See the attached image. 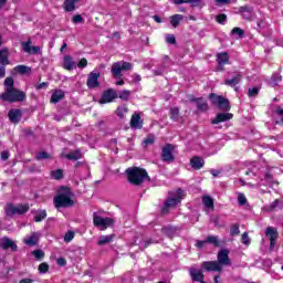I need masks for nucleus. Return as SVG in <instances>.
Instances as JSON below:
<instances>
[{
    "label": "nucleus",
    "mask_w": 283,
    "mask_h": 283,
    "mask_svg": "<svg viewBox=\"0 0 283 283\" xmlns=\"http://www.w3.org/2000/svg\"><path fill=\"white\" fill-rule=\"evenodd\" d=\"M53 205L55 209H67L70 207H74L72 189H70L67 186L60 187L56 196L53 198Z\"/></svg>",
    "instance_id": "obj_1"
},
{
    "label": "nucleus",
    "mask_w": 283,
    "mask_h": 283,
    "mask_svg": "<svg viewBox=\"0 0 283 283\" xmlns=\"http://www.w3.org/2000/svg\"><path fill=\"white\" fill-rule=\"evenodd\" d=\"M126 176L127 180L130 185H134L135 187H140L145 180L148 182H151V177H149V174L145 168L140 167H130L126 169Z\"/></svg>",
    "instance_id": "obj_2"
},
{
    "label": "nucleus",
    "mask_w": 283,
    "mask_h": 283,
    "mask_svg": "<svg viewBox=\"0 0 283 283\" xmlns=\"http://www.w3.org/2000/svg\"><path fill=\"white\" fill-rule=\"evenodd\" d=\"M0 98L6 103H22V101H25V92L19 91L15 87L9 88L0 95Z\"/></svg>",
    "instance_id": "obj_3"
},
{
    "label": "nucleus",
    "mask_w": 283,
    "mask_h": 283,
    "mask_svg": "<svg viewBox=\"0 0 283 283\" xmlns=\"http://www.w3.org/2000/svg\"><path fill=\"white\" fill-rule=\"evenodd\" d=\"M30 211V205L28 203H19L14 206V203L9 202L4 207V214L8 218H12L13 216H25L27 212Z\"/></svg>",
    "instance_id": "obj_4"
},
{
    "label": "nucleus",
    "mask_w": 283,
    "mask_h": 283,
    "mask_svg": "<svg viewBox=\"0 0 283 283\" xmlns=\"http://www.w3.org/2000/svg\"><path fill=\"white\" fill-rule=\"evenodd\" d=\"M209 99L211 101L212 105H216V107H218V109H221V112L231 111V103L224 96L211 93L209 95Z\"/></svg>",
    "instance_id": "obj_5"
},
{
    "label": "nucleus",
    "mask_w": 283,
    "mask_h": 283,
    "mask_svg": "<svg viewBox=\"0 0 283 283\" xmlns=\"http://www.w3.org/2000/svg\"><path fill=\"white\" fill-rule=\"evenodd\" d=\"M93 224L94 227H101L102 229H109V227L114 224V219L109 217L103 218L101 216L94 214Z\"/></svg>",
    "instance_id": "obj_6"
},
{
    "label": "nucleus",
    "mask_w": 283,
    "mask_h": 283,
    "mask_svg": "<svg viewBox=\"0 0 283 283\" xmlns=\"http://www.w3.org/2000/svg\"><path fill=\"white\" fill-rule=\"evenodd\" d=\"M174 145L167 144L161 149V160L164 163H174L176 160V157L174 156Z\"/></svg>",
    "instance_id": "obj_7"
},
{
    "label": "nucleus",
    "mask_w": 283,
    "mask_h": 283,
    "mask_svg": "<svg viewBox=\"0 0 283 283\" xmlns=\"http://www.w3.org/2000/svg\"><path fill=\"white\" fill-rule=\"evenodd\" d=\"M217 262L219 266H231V259L229 258V250L222 249L218 252Z\"/></svg>",
    "instance_id": "obj_8"
},
{
    "label": "nucleus",
    "mask_w": 283,
    "mask_h": 283,
    "mask_svg": "<svg viewBox=\"0 0 283 283\" xmlns=\"http://www.w3.org/2000/svg\"><path fill=\"white\" fill-rule=\"evenodd\" d=\"M98 78H101L99 72H91L87 76L86 85L88 90H96V87H101V82H98Z\"/></svg>",
    "instance_id": "obj_9"
},
{
    "label": "nucleus",
    "mask_w": 283,
    "mask_h": 283,
    "mask_svg": "<svg viewBox=\"0 0 283 283\" xmlns=\"http://www.w3.org/2000/svg\"><path fill=\"white\" fill-rule=\"evenodd\" d=\"M201 269H203V271H208V272L222 273V265H220V263H218V261H203L201 263Z\"/></svg>",
    "instance_id": "obj_10"
},
{
    "label": "nucleus",
    "mask_w": 283,
    "mask_h": 283,
    "mask_svg": "<svg viewBox=\"0 0 283 283\" xmlns=\"http://www.w3.org/2000/svg\"><path fill=\"white\" fill-rule=\"evenodd\" d=\"M265 235L270 240V249H274L277 242V238H280L277 229H275L274 227H268L265 230Z\"/></svg>",
    "instance_id": "obj_11"
},
{
    "label": "nucleus",
    "mask_w": 283,
    "mask_h": 283,
    "mask_svg": "<svg viewBox=\"0 0 283 283\" xmlns=\"http://www.w3.org/2000/svg\"><path fill=\"white\" fill-rule=\"evenodd\" d=\"M116 98H118V93H116L114 91V88H108V90L104 91V93L102 94L99 103L102 105H105L107 103H112V101H114Z\"/></svg>",
    "instance_id": "obj_12"
},
{
    "label": "nucleus",
    "mask_w": 283,
    "mask_h": 283,
    "mask_svg": "<svg viewBox=\"0 0 283 283\" xmlns=\"http://www.w3.org/2000/svg\"><path fill=\"white\" fill-rule=\"evenodd\" d=\"M177 205H180V197L168 198L161 208V213H169V210L174 209V207H177Z\"/></svg>",
    "instance_id": "obj_13"
},
{
    "label": "nucleus",
    "mask_w": 283,
    "mask_h": 283,
    "mask_svg": "<svg viewBox=\"0 0 283 283\" xmlns=\"http://www.w3.org/2000/svg\"><path fill=\"white\" fill-rule=\"evenodd\" d=\"M218 72H224V66L229 65V53H217Z\"/></svg>",
    "instance_id": "obj_14"
},
{
    "label": "nucleus",
    "mask_w": 283,
    "mask_h": 283,
    "mask_svg": "<svg viewBox=\"0 0 283 283\" xmlns=\"http://www.w3.org/2000/svg\"><path fill=\"white\" fill-rule=\"evenodd\" d=\"M189 275H190L192 282L207 283L205 281V273H202V270H198L196 268H190Z\"/></svg>",
    "instance_id": "obj_15"
},
{
    "label": "nucleus",
    "mask_w": 283,
    "mask_h": 283,
    "mask_svg": "<svg viewBox=\"0 0 283 283\" xmlns=\"http://www.w3.org/2000/svg\"><path fill=\"white\" fill-rule=\"evenodd\" d=\"M233 118V113H219L216 118L211 120L212 125H219V123H227Z\"/></svg>",
    "instance_id": "obj_16"
},
{
    "label": "nucleus",
    "mask_w": 283,
    "mask_h": 283,
    "mask_svg": "<svg viewBox=\"0 0 283 283\" xmlns=\"http://www.w3.org/2000/svg\"><path fill=\"white\" fill-rule=\"evenodd\" d=\"M22 50L27 52V54H39V52H41V48L32 46V40L22 42Z\"/></svg>",
    "instance_id": "obj_17"
},
{
    "label": "nucleus",
    "mask_w": 283,
    "mask_h": 283,
    "mask_svg": "<svg viewBox=\"0 0 283 283\" xmlns=\"http://www.w3.org/2000/svg\"><path fill=\"white\" fill-rule=\"evenodd\" d=\"M9 119L11 123H21V117L23 113L19 108H11L8 113Z\"/></svg>",
    "instance_id": "obj_18"
},
{
    "label": "nucleus",
    "mask_w": 283,
    "mask_h": 283,
    "mask_svg": "<svg viewBox=\"0 0 283 283\" xmlns=\"http://www.w3.org/2000/svg\"><path fill=\"white\" fill-rule=\"evenodd\" d=\"M190 166L196 171H200V169H202V167H205V159L202 157H200V156H193L190 159Z\"/></svg>",
    "instance_id": "obj_19"
},
{
    "label": "nucleus",
    "mask_w": 283,
    "mask_h": 283,
    "mask_svg": "<svg viewBox=\"0 0 283 283\" xmlns=\"http://www.w3.org/2000/svg\"><path fill=\"white\" fill-rule=\"evenodd\" d=\"M63 67L67 72H72V70H76V62H74V59L72 57V55L64 56Z\"/></svg>",
    "instance_id": "obj_20"
},
{
    "label": "nucleus",
    "mask_w": 283,
    "mask_h": 283,
    "mask_svg": "<svg viewBox=\"0 0 283 283\" xmlns=\"http://www.w3.org/2000/svg\"><path fill=\"white\" fill-rule=\"evenodd\" d=\"M63 98H65V91L55 90L51 95L50 103H53V104L61 103Z\"/></svg>",
    "instance_id": "obj_21"
},
{
    "label": "nucleus",
    "mask_w": 283,
    "mask_h": 283,
    "mask_svg": "<svg viewBox=\"0 0 283 283\" xmlns=\"http://www.w3.org/2000/svg\"><path fill=\"white\" fill-rule=\"evenodd\" d=\"M239 12H240L241 17H243V19H245V21H251L252 14H253V8H251L249 6H243V7L239 8Z\"/></svg>",
    "instance_id": "obj_22"
},
{
    "label": "nucleus",
    "mask_w": 283,
    "mask_h": 283,
    "mask_svg": "<svg viewBox=\"0 0 283 283\" xmlns=\"http://www.w3.org/2000/svg\"><path fill=\"white\" fill-rule=\"evenodd\" d=\"M0 65H10V51L8 48L0 50Z\"/></svg>",
    "instance_id": "obj_23"
},
{
    "label": "nucleus",
    "mask_w": 283,
    "mask_h": 283,
    "mask_svg": "<svg viewBox=\"0 0 283 283\" xmlns=\"http://www.w3.org/2000/svg\"><path fill=\"white\" fill-rule=\"evenodd\" d=\"M111 73L113 74V78H123V69L120 66V63H113Z\"/></svg>",
    "instance_id": "obj_24"
},
{
    "label": "nucleus",
    "mask_w": 283,
    "mask_h": 283,
    "mask_svg": "<svg viewBox=\"0 0 283 283\" xmlns=\"http://www.w3.org/2000/svg\"><path fill=\"white\" fill-rule=\"evenodd\" d=\"M130 127L133 129H143V122H140V115L139 114H133L130 118Z\"/></svg>",
    "instance_id": "obj_25"
},
{
    "label": "nucleus",
    "mask_w": 283,
    "mask_h": 283,
    "mask_svg": "<svg viewBox=\"0 0 283 283\" xmlns=\"http://www.w3.org/2000/svg\"><path fill=\"white\" fill-rule=\"evenodd\" d=\"M64 158H66V160H81V158H83V153L80 149H75L65 154Z\"/></svg>",
    "instance_id": "obj_26"
},
{
    "label": "nucleus",
    "mask_w": 283,
    "mask_h": 283,
    "mask_svg": "<svg viewBox=\"0 0 283 283\" xmlns=\"http://www.w3.org/2000/svg\"><path fill=\"white\" fill-rule=\"evenodd\" d=\"M2 249L4 250L11 249V251H18L19 247L17 245V243H14V241H12V239L4 238L2 243Z\"/></svg>",
    "instance_id": "obj_27"
},
{
    "label": "nucleus",
    "mask_w": 283,
    "mask_h": 283,
    "mask_svg": "<svg viewBox=\"0 0 283 283\" xmlns=\"http://www.w3.org/2000/svg\"><path fill=\"white\" fill-rule=\"evenodd\" d=\"M241 81H242V74H237L232 78L226 80L224 85H228L229 87H235V85H240Z\"/></svg>",
    "instance_id": "obj_28"
},
{
    "label": "nucleus",
    "mask_w": 283,
    "mask_h": 283,
    "mask_svg": "<svg viewBox=\"0 0 283 283\" xmlns=\"http://www.w3.org/2000/svg\"><path fill=\"white\" fill-rule=\"evenodd\" d=\"M198 112H209V103L205 98L199 97V101L196 103Z\"/></svg>",
    "instance_id": "obj_29"
},
{
    "label": "nucleus",
    "mask_w": 283,
    "mask_h": 283,
    "mask_svg": "<svg viewBox=\"0 0 283 283\" xmlns=\"http://www.w3.org/2000/svg\"><path fill=\"white\" fill-rule=\"evenodd\" d=\"M111 242H114V234L99 237L97 244L98 247H104V244H111Z\"/></svg>",
    "instance_id": "obj_30"
},
{
    "label": "nucleus",
    "mask_w": 283,
    "mask_h": 283,
    "mask_svg": "<svg viewBox=\"0 0 283 283\" xmlns=\"http://www.w3.org/2000/svg\"><path fill=\"white\" fill-rule=\"evenodd\" d=\"M185 17L182 14H174L170 17V24L172 28H178L180 25V21H182Z\"/></svg>",
    "instance_id": "obj_31"
},
{
    "label": "nucleus",
    "mask_w": 283,
    "mask_h": 283,
    "mask_svg": "<svg viewBox=\"0 0 283 283\" xmlns=\"http://www.w3.org/2000/svg\"><path fill=\"white\" fill-rule=\"evenodd\" d=\"M64 10L65 12H74L76 10V2L74 0H65Z\"/></svg>",
    "instance_id": "obj_32"
},
{
    "label": "nucleus",
    "mask_w": 283,
    "mask_h": 283,
    "mask_svg": "<svg viewBox=\"0 0 283 283\" xmlns=\"http://www.w3.org/2000/svg\"><path fill=\"white\" fill-rule=\"evenodd\" d=\"M45 218H48V211L41 210L34 216L33 220L34 222H43Z\"/></svg>",
    "instance_id": "obj_33"
},
{
    "label": "nucleus",
    "mask_w": 283,
    "mask_h": 283,
    "mask_svg": "<svg viewBox=\"0 0 283 283\" xmlns=\"http://www.w3.org/2000/svg\"><path fill=\"white\" fill-rule=\"evenodd\" d=\"M202 203L205 205V207H207L208 209H213L214 205H213V198H211L210 196H203L202 197Z\"/></svg>",
    "instance_id": "obj_34"
},
{
    "label": "nucleus",
    "mask_w": 283,
    "mask_h": 283,
    "mask_svg": "<svg viewBox=\"0 0 283 283\" xmlns=\"http://www.w3.org/2000/svg\"><path fill=\"white\" fill-rule=\"evenodd\" d=\"M51 177L54 180H63V178H64L63 169H56V170L51 171Z\"/></svg>",
    "instance_id": "obj_35"
},
{
    "label": "nucleus",
    "mask_w": 283,
    "mask_h": 283,
    "mask_svg": "<svg viewBox=\"0 0 283 283\" xmlns=\"http://www.w3.org/2000/svg\"><path fill=\"white\" fill-rule=\"evenodd\" d=\"M25 244L29 247H35L36 242H39V237H36V233H33L31 237H29L25 241Z\"/></svg>",
    "instance_id": "obj_36"
},
{
    "label": "nucleus",
    "mask_w": 283,
    "mask_h": 283,
    "mask_svg": "<svg viewBox=\"0 0 283 283\" xmlns=\"http://www.w3.org/2000/svg\"><path fill=\"white\" fill-rule=\"evenodd\" d=\"M180 116V108L178 107H172L170 108V120H178Z\"/></svg>",
    "instance_id": "obj_37"
},
{
    "label": "nucleus",
    "mask_w": 283,
    "mask_h": 283,
    "mask_svg": "<svg viewBox=\"0 0 283 283\" xmlns=\"http://www.w3.org/2000/svg\"><path fill=\"white\" fill-rule=\"evenodd\" d=\"M32 69L27 65H18L14 67V72H18V74H28V72H31Z\"/></svg>",
    "instance_id": "obj_38"
},
{
    "label": "nucleus",
    "mask_w": 283,
    "mask_h": 283,
    "mask_svg": "<svg viewBox=\"0 0 283 283\" xmlns=\"http://www.w3.org/2000/svg\"><path fill=\"white\" fill-rule=\"evenodd\" d=\"M206 241L208 244H213V247H220V240L216 235H208Z\"/></svg>",
    "instance_id": "obj_39"
},
{
    "label": "nucleus",
    "mask_w": 283,
    "mask_h": 283,
    "mask_svg": "<svg viewBox=\"0 0 283 283\" xmlns=\"http://www.w3.org/2000/svg\"><path fill=\"white\" fill-rule=\"evenodd\" d=\"M191 8H202L205 6V0H187Z\"/></svg>",
    "instance_id": "obj_40"
},
{
    "label": "nucleus",
    "mask_w": 283,
    "mask_h": 283,
    "mask_svg": "<svg viewBox=\"0 0 283 283\" xmlns=\"http://www.w3.org/2000/svg\"><path fill=\"white\" fill-rule=\"evenodd\" d=\"M4 87H6V90H13L14 88V78L12 76L6 77Z\"/></svg>",
    "instance_id": "obj_41"
},
{
    "label": "nucleus",
    "mask_w": 283,
    "mask_h": 283,
    "mask_svg": "<svg viewBox=\"0 0 283 283\" xmlns=\"http://www.w3.org/2000/svg\"><path fill=\"white\" fill-rule=\"evenodd\" d=\"M230 235L231 238H235V235H240V224L234 223L230 228Z\"/></svg>",
    "instance_id": "obj_42"
},
{
    "label": "nucleus",
    "mask_w": 283,
    "mask_h": 283,
    "mask_svg": "<svg viewBox=\"0 0 283 283\" xmlns=\"http://www.w3.org/2000/svg\"><path fill=\"white\" fill-rule=\"evenodd\" d=\"M50 159V154L48 151H40L35 154V160H48Z\"/></svg>",
    "instance_id": "obj_43"
},
{
    "label": "nucleus",
    "mask_w": 283,
    "mask_h": 283,
    "mask_svg": "<svg viewBox=\"0 0 283 283\" xmlns=\"http://www.w3.org/2000/svg\"><path fill=\"white\" fill-rule=\"evenodd\" d=\"M260 94V87L254 86L253 88L248 90V96L249 98H254V96H258Z\"/></svg>",
    "instance_id": "obj_44"
},
{
    "label": "nucleus",
    "mask_w": 283,
    "mask_h": 283,
    "mask_svg": "<svg viewBox=\"0 0 283 283\" xmlns=\"http://www.w3.org/2000/svg\"><path fill=\"white\" fill-rule=\"evenodd\" d=\"M132 94V91H123L119 95H117V98H120V101H129V96Z\"/></svg>",
    "instance_id": "obj_45"
},
{
    "label": "nucleus",
    "mask_w": 283,
    "mask_h": 283,
    "mask_svg": "<svg viewBox=\"0 0 283 283\" xmlns=\"http://www.w3.org/2000/svg\"><path fill=\"white\" fill-rule=\"evenodd\" d=\"M226 21H227V14L220 13L216 15V22L219 23L220 25H224Z\"/></svg>",
    "instance_id": "obj_46"
},
{
    "label": "nucleus",
    "mask_w": 283,
    "mask_h": 283,
    "mask_svg": "<svg viewBox=\"0 0 283 283\" xmlns=\"http://www.w3.org/2000/svg\"><path fill=\"white\" fill-rule=\"evenodd\" d=\"M75 235L76 233H74V231L72 230L67 231L64 235V242H72Z\"/></svg>",
    "instance_id": "obj_47"
},
{
    "label": "nucleus",
    "mask_w": 283,
    "mask_h": 283,
    "mask_svg": "<svg viewBox=\"0 0 283 283\" xmlns=\"http://www.w3.org/2000/svg\"><path fill=\"white\" fill-rule=\"evenodd\" d=\"M38 271L40 273H48V271H50V264H48L46 262H43L39 265Z\"/></svg>",
    "instance_id": "obj_48"
},
{
    "label": "nucleus",
    "mask_w": 283,
    "mask_h": 283,
    "mask_svg": "<svg viewBox=\"0 0 283 283\" xmlns=\"http://www.w3.org/2000/svg\"><path fill=\"white\" fill-rule=\"evenodd\" d=\"M125 113H127V107H117V109L115 111L116 116H118V118H124L125 117Z\"/></svg>",
    "instance_id": "obj_49"
},
{
    "label": "nucleus",
    "mask_w": 283,
    "mask_h": 283,
    "mask_svg": "<svg viewBox=\"0 0 283 283\" xmlns=\"http://www.w3.org/2000/svg\"><path fill=\"white\" fill-rule=\"evenodd\" d=\"M241 242L242 244H251V239H249V232H243L241 235Z\"/></svg>",
    "instance_id": "obj_50"
},
{
    "label": "nucleus",
    "mask_w": 283,
    "mask_h": 283,
    "mask_svg": "<svg viewBox=\"0 0 283 283\" xmlns=\"http://www.w3.org/2000/svg\"><path fill=\"white\" fill-rule=\"evenodd\" d=\"M32 255H34L36 260H42V258H45V252H43V250H35L32 252Z\"/></svg>",
    "instance_id": "obj_51"
},
{
    "label": "nucleus",
    "mask_w": 283,
    "mask_h": 283,
    "mask_svg": "<svg viewBox=\"0 0 283 283\" xmlns=\"http://www.w3.org/2000/svg\"><path fill=\"white\" fill-rule=\"evenodd\" d=\"M231 34H238V36H240V39H242L244 36V30L235 27L232 29Z\"/></svg>",
    "instance_id": "obj_52"
},
{
    "label": "nucleus",
    "mask_w": 283,
    "mask_h": 283,
    "mask_svg": "<svg viewBox=\"0 0 283 283\" xmlns=\"http://www.w3.org/2000/svg\"><path fill=\"white\" fill-rule=\"evenodd\" d=\"M275 114L277 116H281V119L276 122V125H283V108L277 107L276 111H275Z\"/></svg>",
    "instance_id": "obj_53"
},
{
    "label": "nucleus",
    "mask_w": 283,
    "mask_h": 283,
    "mask_svg": "<svg viewBox=\"0 0 283 283\" xmlns=\"http://www.w3.org/2000/svg\"><path fill=\"white\" fill-rule=\"evenodd\" d=\"M72 23H85V20L83 19V15L81 14H75L72 18Z\"/></svg>",
    "instance_id": "obj_54"
},
{
    "label": "nucleus",
    "mask_w": 283,
    "mask_h": 283,
    "mask_svg": "<svg viewBox=\"0 0 283 283\" xmlns=\"http://www.w3.org/2000/svg\"><path fill=\"white\" fill-rule=\"evenodd\" d=\"M166 43H169L170 45H176V35L174 34L166 35Z\"/></svg>",
    "instance_id": "obj_55"
},
{
    "label": "nucleus",
    "mask_w": 283,
    "mask_h": 283,
    "mask_svg": "<svg viewBox=\"0 0 283 283\" xmlns=\"http://www.w3.org/2000/svg\"><path fill=\"white\" fill-rule=\"evenodd\" d=\"M122 72H129V70H132V67H134V65H132V63L129 62H123L122 65Z\"/></svg>",
    "instance_id": "obj_56"
},
{
    "label": "nucleus",
    "mask_w": 283,
    "mask_h": 283,
    "mask_svg": "<svg viewBox=\"0 0 283 283\" xmlns=\"http://www.w3.org/2000/svg\"><path fill=\"white\" fill-rule=\"evenodd\" d=\"M238 202L241 207H244V205H247V197L244 196V193H239Z\"/></svg>",
    "instance_id": "obj_57"
},
{
    "label": "nucleus",
    "mask_w": 283,
    "mask_h": 283,
    "mask_svg": "<svg viewBox=\"0 0 283 283\" xmlns=\"http://www.w3.org/2000/svg\"><path fill=\"white\" fill-rule=\"evenodd\" d=\"M272 81H273V83H275V85H277V83H280L282 81V75H280L279 73H274L272 75Z\"/></svg>",
    "instance_id": "obj_58"
},
{
    "label": "nucleus",
    "mask_w": 283,
    "mask_h": 283,
    "mask_svg": "<svg viewBox=\"0 0 283 283\" xmlns=\"http://www.w3.org/2000/svg\"><path fill=\"white\" fill-rule=\"evenodd\" d=\"M280 205V199H275L269 207L270 211H275L277 209V206Z\"/></svg>",
    "instance_id": "obj_59"
},
{
    "label": "nucleus",
    "mask_w": 283,
    "mask_h": 283,
    "mask_svg": "<svg viewBox=\"0 0 283 283\" xmlns=\"http://www.w3.org/2000/svg\"><path fill=\"white\" fill-rule=\"evenodd\" d=\"M77 67L80 69L87 67V59L85 57L81 59L77 63Z\"/></svg>",
    "instance_id": "obj_60"
},
{
    "label": "nucleus",
    "mask_w": 283,
    "mask_h": 283,
    "mask_svg": "<svg viewBox=\"0 0 283 283\" xmlns=\"http://www.w3.org/2000/svg\"><path fill=\"white\" fill-rule=\"evenodd\" d=\"M56 264H57L59 266H67V260H65V258H59V259L56 260Z\"/></svg>",
    "instance_id": "obj_61"
},
{
    "label": "nucleus",
    "mask_w": 283,
    "mask_h": 283,
    "mask_svg": "<svg viewBox=\"0 0 283 283\" xmlns=\"http://www.w3.org/2000/svg\"><path fill=\"white\" fill-rule=\"evenodd\" d=\"M1 160H8L10 158V150H3L0 155Z\"/></svg>",
    "instance_id": "obj_62"
},
{
    "label": "nucleus",
    "mask_w": 283,
    "mask_h": 283,
    "mask_svg": "<svg viewBox=\"0 0 283 283\" xmlns=\"http://www.w3.org/2000/svg\"><path fill=\"white\" fill-rule=\"evenodd\" d=\"M205 244H208L207 239L203 241L197 240L196 247H197V249H202V248H205Z\"/></svg>",
    "instance_id": "obj_63"
},
{
    "label": "nucleus",
    "mask_w": 283,
    "mask_h": 283,
    "mask_svg": "<svg viewBox=\"0 0 283 283\" xmlns=\"http://www.w3.org/2000/svg\"><path fill=\"white\" fill-rule=\"evenodd\" d=\"M161 231L164 233H174V231H176V229H174V227H166V228H163Z\"/></svg>",
    "instance_id": "obj_64"
}]
</instances>
